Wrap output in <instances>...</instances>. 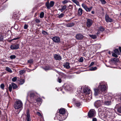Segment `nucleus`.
I'll return each mask as SVG.
<instances>
[{
	"mask_svg": "<svg viewBox=\"0 0 121 121\" xmlns=\"http://www.w3.org/2000/svg\"><path fill=\"white\" fill-rule=\"evenodd\" d=\"M107 84L104 82H102L99 83V85L97 89H95L94 95H98L99 94H101L106 90Z\"/></svg>",
	"mask_w": 121,
	"mask_h": 121,
	"instance_id": "obj_1",
	"label": "nucleus"
},
{
	"mask_svg": "<svg viewBox=\"0 0 121 121\" xmlns=\"http://www.w3.org/2000/svg\"><path fill=\"white\" fill-rule=\"evenodd\" d=\"M13 107L16 109H20L21 110L23 107V103L20 100H17L14 103Z\"/></svg>",
	"mask_w": 121,
	"mask_h": 121,
	"instance_id": "obj_2",
	"label": "nucleus"
},
{
	"mask_svg": "<svg viewBox=\"0 0 121 121\" xmlns=\"http://www.w3.org/2000/svg\"><path fill=\"white\" fill-rule=\"evenodd\" d=\"M101 116L102 118H107L109 120L111 118V113L109 112L108 111H106L105 112H104L101 113Z\"/></svg>",
	"mask_w": 121,
	"mask_h": 121,
	"instance_id": "obj_3",
	"label": "nucleus"
},
{
	"mask_svg": "<svg viewBox=\"0 0 121 121\" xmlns=\"http://www.w3.org/2000/svg\"><path fill=\"white\" fill-rule=\"evenodd\" d=\"M103 98H104V105L107 106H108L111 105V101L109 99H108V97H106L105 98L103 97L102 98L103 99Z\"/></svg>",
	"mask_w": 121,
	"mask_h": 121,
	"instance_id": "obj_4",
	"label": "nucleus"
},
{
	"mask_svg": "<svg viewBox=\"0 0 121 121\" xmlns=\"http://www.w3.org/2000/svg\"><path fill=\"white\" fill-rule=\"evenodd\" d=\"M54 3L53 1H51L49 3V1H48L46 3L45 5L48 9H50L51 7L54 6Z\"/></svg>",
	"mask_w": 121,
	"mask_h": 121,
	"instance_id": "obj_5",
	"label": "nucleus"
},
{
	"mask_svg": "<svg viewBox=\"0 0 121 121\" xmlns=\"http://www.w3.org/2000/svg\"><path fill=\"white\" fill-rule=\"evenodd\" d=\"M96 114V112L95 110L94 109L90 110L88 113V115L89 117L95 116Z\"/></svg>",
	"mask_w": 121,
	"mask_h": 121,
	"instance_id": "obj_6",
	"label": "nucleus"
},
{
	"mask_svg": "<svg viewBox=\"0 0 121 121\" xmlns=\"http://www.w3.org/2000/svg\"><path fill=\"white\" fill-rule=\"evenodd\" d=\"M56 117L58 120L59 121H62L65 119L67 116L66 115V116H62L61 114L58 115L57 114L56 115Z\"/></svg>",
	"mask_w": 121,
	"mask_h": 121,
	"instance_id": "obj_7",
	"label": "nucleus"
},
{
	"mask_svg": "<svg viewBox=\"0 0 121 121\" xmlns=\"http://www.w3.org/2000/svg\"><path fill=\"white\" fill-rule=\"evenodd\" d=\"M30 95L31 99H35L36 96V94L33 91H30L28 93V95Z\"/></svg>",
	"mask_w": 121,
	"mask_h": 121,
	"instance_id": "obj_8",
	"label": "nucleus"
},
{
	"mask_svg": "<svg viewBox=\"0 0 121 121\" xmlns=\"http://www.w3.org/2000/svg\"><path fill=\"white\" fill-rule=\"evenodd\" d=\"M102 103L100 100H98L95 102L94 104L96 108H98L101 106Z\"/></svg>",
	"mask_w": 121,
	"mask_h": 121,
	"instance_id": "obj_9",
	"label": "nucleus"
},
{
	"mask_svg": "<svg viewBox=\"0 0 121 121\" xmlns=\"http://www.w3.org/2000/svg\"><path fill=\"white\" fill-rule=\"evenodd\" d=\"M19 44H13L10 46V48L12 50H16L19 48Z\"/></svg>",
	"mask_w": 121,
	"mask_h": 121,
	"instance_id": "obj_10",
	"label": "nucleus"
},
{
	"mask_svg": "<svg viewBox=\"0 0 121 121\" xmlns=\"http://www.w3.org/2000/svg\"><path fill=\"white\" fill-rule=\"evenodd\" d=\"M86 23L87 26L88 27H90L92 25L93 23V21L91 19H88L87 20Z\"/></svg>",
	"mask_w": 121,
	"mask_h": 121,
	"instance_id": "obj_11",
	"label": "nucleus"
},
{
	"mask_svg": "<svg viewBox=\"0 0 121 121\" xmlns=\"http://www.w3.org/2000/svg\"><path fill=\"white\" fill-rule=\"evenodd\" d=\"M84 36L81 34H77L76 36V38L77 40H80L82 39Z\"/></svg>",
	"mask_w": 121,
	"mask_h": 121,
	"instance_id": "obj_12",
	"label": "nucleus"
},
{
	"mask_svg": "<svg viewBox=\"0 0 121 121\" xmlns=\"http://www.w3.org/2000/svg\"><path fill=\"white\" fill-rule=\"evenodd\" d=\"M83 91L84 93L86 94L89 93L91 91L90 89L87 87H85Z\"/></svg>",
	"mask_w": 121,
	"mask_h": 121,
	"instance_id": "obj_13",
	"label": "nucleus"
},
{
	"mask_svg": "<svg viewBox=\"0 0 121 121\" xmlns=\"http://www.w3.org/2000/svg\"><path fill=\"white\" fill-rule=\"evenodd\" d=\"M65 110L64 109H60L59 110V113L62 116H66L65 114Z\"/></svg>",
	"mask_w": 121,
	"mask_h": 121,
	"instance_id": "obj_14",
	"label": "nucleus"
},
{
	"mask_svg": "<svg viewBox=\"0 0 121 121\" xmlns=\"http://www.w3.org/2000/svg\"><path fill=\"white\" fill-rule=\"evenodd\" d=\"M105 19L107 22H112L113 21V19L109 18L108 16V15L105 16Z\"/></svg>",
	"mask_w": 121,
	"mask_h": 121,
	"instance_id": "obj_15",
	"label": "nucleus"
},
{
	"mask_svg": "<svg viewBox=\"0 0 121 121\" xmlns=\"http://www.w3.org/2000/svg\"><path fill=\"white\" fill-rule=\"evenodd\" d=\"M54 57L55 59L56 60H61V57L59 55L55 54L54 56Z\"/></svg>",
	"mask_w": 121,
	"mask_h": 121,
	"instance_id": "obj_16",
	"label": "nucleus"
},
{
	"mask_svg": "<svg viewBox=\"0 0 121 121\" xmlns=\"http://www.w3.org/2000/svg\"><path fill=\"white\" fill-rule=\"evenodd\" d=\"M53 41L55 42L58 43L60 42V39L59 38L57 37H55L52 38Z\"/></svg>",
	"mask_w": 121,
	"mask_h": 121,
	"instance_id": "obj_17",
	"label": "nucleus"
},
{
	"mask_svg": "<svg viewBox=\"0 0 121 121\" xmlns=\"http://www.w3.org/2000/svg\"><path fill=\"white\" fill-rule=\"evenodd\" d=\"M26 119L27 121H31V118L28 111L27 112V115Z\"/></svg>",
	"mask_w": 121,
	"mask_h": 121,
	"instance_id": "obj_18",
	"label": "nucleus"
},
{
	"mask_svg": "<svg viewBox=\"0 0 121 121\" xmlns=\"http://www.w3.org/2000/svg\"><path fill=\"white\" fill-rule=\"evenodd\" d=\"M92 93L91 91L89 93L86 94V97H87L88 99L89 100H91V99L92 98Z\"/></svg>",
	"mask_w": 121,
	"mask_h": 121,
	"instance_id": "obj_19",
	"label": "nucleus"
},
{
	"mask_svg": "<svg viewBox=\"0 0 121 121\" xmlns=\"http://www.w3.org/2000/svg\"><path fill=\"white\" fill-rule=\"evenodd\" d=\"M63 66L64 67L67 69H69L70 68L69 63L68 62H66L65 63Z\"/></svg>",
	"mask_w": 121,
	"mask_h": 121,
	"instance_id": "obj_20",
	"label": "nucleus"
},
{
	"mask_svg": "<svg viewBox=\"0 0 121 121\" xmlns=\"http://www.w3.org/2000/svg\"><path fill=\"white\" fill-rule=\"evenodd\" d=\"M74 23L73 22H71L66 24V26L67 27H72L74 26Z\"/></svg>",
	"mask_w": 121,
	"mask_h": 121,
	"instance_id": "obj_21",
	"label": "nucleus"
},
{
	"mask_svg": "<svg viewBox=\"0 0 121 121\" xmlns=\"http://www.w3.org/2000/svg\"><path fill=\"white\" fill-rule=\"evenodd\" d=\"M82 9L79 8L78 9V14L79 16H80L82 13Z\"/></svg>",
	"mask_w": 121,
	"mask_h": 121,
	"instance_id": "obj_22",
	"label": "nucleus"
},
{
	"mask_svg": "<svg viewBox=\"0 0 121 121\" xmlns=\"http://www.w3.org/2000/svg\"><path fill=\"white\" fill-rule=\"evenodd\" d=\"M104 28L102 26H100L98 28V30L100 31H103L104 30Z\"/></svg>",
	"mask_w": 121,
	"mask_h": 121,
	"instance_id": "obj_23",
	"label": "nucleus"
},
{
	"mask_svg": "<svg viewBox=\"0 0 121 121\" xmlns=\"http://www.w3.org/2000/svg\"><path fill=\"white\" fill-rule=\"evenodd\" d=\"M12 85L13 89H15L17 88V86L15 83H12Z\"/></svg>",
	"mask_w": 121,
	"mask_h": 121,
	"instance_id": "obj_24",
	"label": "nucleus"
},
{
	"mask_svg": "<svg viewBox=\"0 0 121 121\" xmlns=\"http://www.w3.org/2000/svg\"><path fill=\"white\" fill-rule=\"evenodd\" d=\"M66 8V5H64L62 6V8L59 10L61 12H62L64 10H65Z\"/></svg>",
	"mask_w": 121,
	"mask_h": 121,
	"instance_id": "obj_25",
	"label": "nucleus"
},
{
	"mask_svg": "<svg viewBox=\"0 0 121 121\" xmlns=\"http://www.w3.org/2000/svg\"><path fill=\"white\" fill-rule=\"evenodd\" d=\"M43 69L46 71L51 69V68L49 66H46L44 67L43 68Z\"/></svg>",
	"mask_w": 121,
	"mask_h": 121,
	"instance_id": "obj_26",
	"label": "nucleus"
},
{
	"mask_svg": "<svg viewBox=\"0 0 121 121\" xmlns=\"http://www.w3.org/2000/svg\"><path fill=\"white\" fill-rule=\"evenodd\" d=\"M97 69V68L96 67H92L90 68L89 70L90 71H94L96 70Z\"/></svg>",
	"mask_w": 121,
	"mask_h": 121,
	"instance_id": "obj_27",
	"label": "nucleus"
},
{
	"mask_svg": "<svg viewBox=\"0 0 121 121\" xmlns=\"http://www.w3.org/2000/svg\"><path fill=\"white\" fill-rule=\"evenodd\" d=\"M72 1L75 3L78 6H79V2L76 0H72Z\"/></svg>",
	"mask_w": 121,
	"mask_h": 121,
	"instance_id": "obj_28",
	"label": "nucleus"
},
{
	"mask_svg": "<svg viewBox=\"0 0 121 121\" xmlns=\"http://www.w3.org/2000/svg\"><path fill=\"white\" fill-rule=\"evenodd\" d=\"M6 70L10 73H11L12 72V71L11 69L8 67H6Z\"/></svg>",
	"mask_w": 121,
	"mask_h": 121,
	"instance_id": "obj_29",
	"label": "nucleus"
},
{
	"mask_svg": "<svg viewBox=\"0 0 121 121\" xmlns=\"http://www.w3.org/2000/svg\"><path fill=\"white\" fill-rule=\"evenodd\" d=\"M65 89L68 91L70 90L71 89L70 86L68 85H67L65 87Z\"/></svg>",
	"mask_w": 121,
	"mask_h": 121,
	"instance_id": "obj_30",
	"label": "nucleus"
},
{
	"mask_svg": "<svg viewBox=\"0 0 121 121\" xmlns=\"http://www.w3.org/2000/svg\"><path fill=\"white\" fill-rule=\"evenodd\" d=\"M20 84L21 85L23 84L25 82V80L23 79H20Z\"/></svg>",
	"mask_w": 121,
	"mask_h": 121,
	"instance_id": "obj_31",
	"label": "nucleus"
},
{
	"mask_svg": "<svg viewBox=\"0 0 121 121\" xmlns=\"http://www.w3.org/2000/svg\"><path fill=\"white\" fill-rule=\"evenodd\" d=\"M89 36L93 39H95L96 38V36L95 35H90Z\"/></svg>",
	"mask_w": 121,
	"mask_h": 121,
	"instance_id": "obj_32",
	"label": "nucleus"
},
{
	"mask_svg": "<svg viewBox=\"0 0 121 121\" xmlns=\"http://www.w3.org/2000/svg\"><path fill=\"white\" fill-rule=\"evenodd\" d=\"M92 8V7L88 8L87 7L85 10L87 12H89L91 10Z\"/></svg>",
	"mask_w": 121,
	"mask_h": 121,
	"instance_id": "obj_33",
	"label": "nucleus"
},
{
	"mask_svg": "<svg viewBox=\"0 0 121 121\" xmlns=\"http://www.w3.org/2000/svg\"><path fill=\"white\" fill-rule=\"evenodd\" d=\"M75 106L77 107H79L81 105V103L79 102H77L75 103Z\"/></svg>",
	"mask_w": 121,
	"mask_h": 121,
	"instance_id": "obj_34",
	"label": "nucleus"
},
{
	"mask_svg": "<svg viewBox=\"0 0 121 121\" xmlns=\"http://www.w3.org/2000/svg\"><path fill=\"white\" fill-rule=\"evenodd\" d=\"M44 13L43 12H41L40 14V15H39L40 17L41 18L43 17H44Z\"/></svg>",
	"mask_w": 121,
	"mask_h": 121,
	"instance_id": "obj_35",
	"label": "nucleus"
},
{
	"mask_svg": "<svg viewBox=\"0 0 121 121\" xmlns=\"http://www.w3.org/2000/svg\"><path fill=\"white\" fill-rule=\"evenodd\" d=\"M69 1V0H65L62 2V3L63 4H65L67 3Z\"/></svg>",
	"mask_w": 121,
	"mask_h": 121,
	"instance_id": "obj_36",
	"label": "nucleus"
},
{
	"mask_svg": "<svg viewBox=\"0 0 121 121\" xmlns=\"http://www.w3.org/2000/svg\"><path fill=\"white\" fill-rule=\"evenodd\" d=\"M115 52L116 54L119 55L120 54V52L118 49H116L114 51Z\"/></svg>",
	"mask_w": 121,
	"mask_h": 121,
	"instance_id": "obj_37",
	"label": "nucleus"
},
{
	"mask_svg": "<svg viewBox=\"0 0 121 121\" xmlns=\"http://www.w3.org/2000/svg\"><path fill=\"white\" fill-rule=\"evenodd\" d=\"M12 86L11 84H10L9 87V89L10 92L11 91L12 89Z\"/></svg>",
	"mask_w": 121,
	"mask_h": 121,
	"instance_id": "obj_38",
	"label": "nucleus"
},
{
	"mask_svg": "<svg viewBox=\"0 0 121 121\" xmlns=\"http://www.w3.org/2000/svg\"><path fill=\"white\" fill-rule=\"evenodd\" d=\"M111 61H114L115 62H118V59L114 58L112 59L111 60Z\"/></svg>",
	"mask_w": 121,
	"mask_h": 121,
	"instance_id": "obj_39",
	"label": "nucleus"
},
{
	"mask_svg": "<svg viewBox=\"0 0 121 121\" xmlns=\"http://www.w3.org/2000/svg\"><path fill=\"white\" fill-rule=\"evenodd\" d=\"M33 61L32 59H30L28 61V63L30 64H32L33 63Z\"/></svg>",
	"mask_w": 121,
	"mask_h": 121,
	"instance_id": "obj_40",
	"label": "nucleus"
},
{
	"mask_svg": "<svg viewBox=\"0 0 121 121\" xmlns=\"http://www.w3.org/2000/svg\"><path fill=\"white\" fill-rule=\"evenodd\" d=\"M0 88L2 90L4 89V84H2L0 85Z\"/></svg>",
	"mask_w": 121,
	"mask_h": 121,
	"instance_id": "obj_41",
	"label": "nucleus"
},
{
	"mask_svg": "<svg viewBox=\"0 0 121 121\" xmlns=\"http://www.w3.org/2000/svg\"><path fill=\"white\" fill-rule=\"evenodd\" d=\"M64 16V14L63 13H61L59 15L58 17L59 18H60L61 17H63Z\"/></svg>",
	"mask_w": 121,
	"mask_h": 121,
	"instance_id": "obj_42",
	"label": "nucleus"
},
{
	"mask_svg": "<svg viewBox=\"0 0 121 121\" xmlns=\"http://www.w3.org/2000/svg\"><path fill=\"white\" fill-rule=\"evenodd\" d=\"M16 56L14 55H11L10 56V58L11 59H13L16 58Z\"/></svg>",
	"mask_w": 121,
	"mask_h": 121,
	"instance_id": "obj_43",
	"label": "nucleus"
},
{
	"mask_svg": "<svg viewBox=\"0 0 121 121\" xmlns=\"http://www.w3.org/2000/svg\"><path fill=\"white\" fill-rule=\"evenodd\" d=\"M117 111L118 112L121 113V107H119L117 108Z\"/></svg>",
	"mask_w": 121,
	"mask_h": 121,
	"instance_id": "obj_44",
	"label": "nucleus"
},
{
	"mask_svg": "<svg viewBox=\"0 0 121 121\" xmlns=\"http://www.w3.org/2000/svg\"><path fill=\"white\" fill-rule=\"evenodd\" d=\"M25 72V71L24 70H21L19 71V73L20 74H23Z\"/></svg>",
	"mask_w": 121,
	"mask_h": 121,
	"instance_id": "obj_45",
	"label": "nucleus"
},
{
	"mask_svg": "<svg viewBox=\"0 0 121 121\" xmlns=\"http://www.w3.org/2000/svg\"><path fill=\"white\" fill-rule=\"evenodd\" d=\"M19 38H20V37H17V38H15L13 39H12L11 40H10L9 41H10V42H11V41H12L13 40H16L19 39Z\"/></svg>",
	"mask_w": 121,
	"mask_h": 121,
	"instance_id": "obj_46",
	"label": "nucleus"
},
{
	"mask_svg": "<svg viewBox=\"0 0 121 121\" xmlns=\"http://www.w3.org/2000/svg\"><path fill=\"white\" fill-rule=\"evenodd\" d=\"M82 7L85 9L86 8L87 6L84 4H82Z\"/></svg>",
	"mask_w": 121,
	"mask_h": 121,
	"instance_id": "obj_47",
	"label": "nucleus"
},
{
	"mask_svg": "<svg viewBox=\"0 0 121 121\" xmlns=\"http://www.w3.org/2000/svg\"><path fill=\"white\" fill-rule=\"evenodd\" d=\"M103 4H105L106 3V2L105 0H99Z\"/></svg>",
	"mask_w": 121,
	"mask_h": 121,
	"instance_id": "obj_48",
	"label": "nucleus"
},
{
	"mask_svg": "<svg viewBox=\"0 0 121 121\" xmlns=\"http://www.w3.org/2000/svg\"><path fill=\"white\" fill-rule=\"evenodd\" d=\"M17 80V78L16 77H15L13 78L12 79V80L13 82H15Z\"/></svg>",
	"mask_w": 121,
	"mask_h": 121,
	"instance_id": "obj_49",
	"label": "nucleus"
},
{
	"mask_svg": "<svg viewBox=\"0 0 121 121\" xmlns=\"http://www.w3.org/2000/svg\"><path fill=\"white\" fill-rule=\"evenodd\" d=\"M112 55L113 56L115 57H118V56L117 55L114 53H112Z\"/></svg>",
	"mask_w": 121,
	"mask_h": 121,
	"instance_id": "obj_50",
	"label": "nucleus"
},
{
	"mask_svg": "<svg viewBox=\"0 0 121 121\" xmlns=\"http://www.w3.org/2000/svg\"><path fill=\"white\" fill-rule=\"evenodd\" d=\"M83 61V57H81L79 60V61L80 62H82Z\"/></svg>",
	"mask_w": 121,
	"mask_h": 121,
	"instance_id": "obj_51",
	"label": "nucleus"
},
{
	"mask_svg": "<svg viewBox=\"0 0 121 121\" xmlns=\"http://www.w3.org/2000/svg\"><path fill=\"white\" fill-rule=\"evenodd\" d=\"M41 99L40 98H38L36 99V101L37 102H40L41 101Z\"/></svg>",
	"mask_w": 121,
	"mask_h": 121,
	"instance_id": "obj_52",
	"label": "nucleus"
},
{
	"mask_svg": "<svg viewBox=\"0 0 121 121\" xmlns=\"http://www.w3.org/2000/svg\"><path fill=\"white\" fill-rule=\"evenodd\" d=\"M28 27V25L26 24H25V25H24V29H26Z\"/></svg>",
	"mask_w": 121,
	"mask_h": 121,
	"instance_id": "obj_53",
	"label": "nucleus"
},
{
	"mask_svg": "<svg viewBox=\"0 0 121 121\" xmlns=\"http://www.w3.org/2000/svg\"><path fill=\"white\" fill-rule=\"evenodd\" d=\"M35 21L36 23H39L40 22V21L38 19H36Z\"/></svg>",
	"mask_w": 121,
	"mask_h": 121,
	"instance_id": "obj_54",
	"label": "nucleus"
},
{
	"mask_svg": "<svg viewBox=\"0 0 121 121\" xmlns=\"http://www.w3.org/2000/svg\"><path fill=\"white\" fill-rule=\"evenodd\" d=\"M42 33L44 35H46L47 34V33L45 31H42Z\"/></svg>",
	"mask_w": 121,
	"mask_h": 121,
	"instance_id": "obj_55",
	"label": "nucleus"
},
{
	"mask_svg": "<svg viewBox=\"0 0 121 121\" xmlns=\"http://www.w3.org/2000/svg\"><path fill=\"white\" fill-rule=\"evenodd\" d=\"M37 115L39 116H41V115L40 112H37Z\"/></svg>",
	"mask_w": 121,
	"mask_h": 121,
	"instance_id": "obj_56",
	"label": "nucleus"
},
{
	"mask_svg": "<svg viewBox=\"0 0 121 121\" xmlns=\"http://www.w3.org/2000/svg\"><path fill=\"white\" fill-rule=\"evenodd\" d=\"M58 82L59 83H61V80L60 78H59L58 80Z\"/></svg>",
	"mask_w": 121,
	"mask_h": 121,
	"instance_id": "obj_57",
	"label": "nucleus"
},
{
	"mask_svg": "<svg viewBox=\"0 0 121 121\" xmlns=\"http://www.w3.org/2000/svg\"><path fill=\"white\" fill-rule=\"evenodd\" d=\"M97 119L95 118H94L92 119V121H97Z\"/></svg>",
	"mask_w": 121,
	"mask_h": 121,
	"instance_id": "obj_58",
	"label": "nucleus"
},
{
	"mask_svg": "<svg viewBox=\"0 0 121 121\" xmlns=\"http://www.w3.org/2000/svg\"><path fill=\"white\" fill-rule=\"evenodd\" d=\"M3 39V38L2 36L0 37V41H2Z\"/></svg>",
	"mask_w": 121,
	"mask_h": 121,
	"instance_id": "obj_59",
	"label": "nucleus"
},
{
	"mask_svg": "<svg viewBox=\"0 0 121 121\" xmlns=\"http://www.w3.org/2000/svg\"><path fill=\"white\" fill-rule=\"evenodd\" d=\"M94 64V62H92L91 64H90V66H92Z\"/></svg>",
	"mask_w": 121,
	"mask_h": 121,
	"instance_id": "obj_60",
	"label": "nucleus"
},
{
	"mask_svg": "<svg viewBox=\"0 0 121 121\" xmlns=\"http://www.w3.org/2000/svg\"><path fill=\"white\" fill-rule=\"evenodd\" d=\"M99 31H99V30H98V31L96 33V34L97 35H98L99 34H100V32H99Z\"/></svg>",
	"mask_w": 121,
	"mask_h": 121,
	"instance_id": "obj_61",
	"label": "nucleus"
},
{
	"mask_svg": "<svg viewBox=\"0 0 121 121\" xmlns=\"http://www.w3.org/2000/svg\"><path fill=\"white\" fill-rule=\"evenodd\" d=\"M119 49L120 52L121 53V47H119Z\"/></svg>",
	"mask_w": 121,
	"mask_h": 121,
	"instance_id": "obj_62",
	"label": "nucleus"
},
{
	"mask_svg": "<svg viewBox=\"0 0 121 121\" xmlns=\"http://www.w3.org/2000/svg\"><path fill=\"white\" fill-rule=\"evenodd\" d=\"M93 14H94V11H91V12Z\"/></svg>",
	"mask_w": 121,
	"mask_h": 121,
	"instance_id": "obj_63",
	"label": "nucleus"
},
{
	"mask_svg": "<svg viewBox=\"0 0 121 121\" xmlns=\"http://www.w3.org/2000/svg\"><path fill=\"white\" fill-rule=\"evenodd\" d=\"M119 4L121 5V0L119 1Z\"/></svg>",
	"mask_w": 121,
	"mask_h": 121,
	"instance_id": "obj_64",
	"label": "nucleus"
}]
</instances>
